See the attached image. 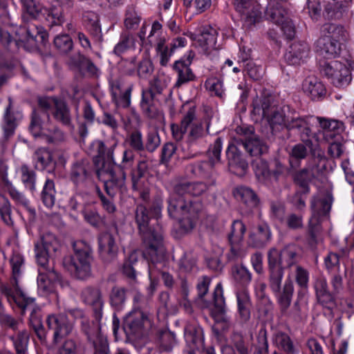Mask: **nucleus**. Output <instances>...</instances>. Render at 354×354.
<instances>
[{
    "instance_id": "obj_38",
    "label": "nucleus",
    "mask_w": 354,
    "mask_h": 354,
    "mask_svg": "<svg viewBox=\"0 0 354 354\" xmlns=\"http://www.w3.org/2000/svg\"><path fill=\"white\" fill-rule=\"evenodd\" d=\"M237 305L239 314L243 320H248L250 316V299L248 291L243 288L236 292Z\"/></svg>"
},
{
    "instance_id": "obj_21",
    "label": "nucleus",
    "mask_w": 354,
    "mask_h": 354,
    "mask_svg": "<svg viewBox=\"0 0 354 354\" xmlns=\"http://www.w3.org/2000/svg\"><path fill=\"white\" fill-rule=\"evenodd\" d=\"M337 41L327 37H321L315 43L316 51L326 59L335 58L340 54L342 47Z\"/></svg>"
},
{
    "instance_id": "obj_28",
    "label": "nucleus",
    "mask_w": 354,
    "mask_h": 354,
    "mask_svg": "<svg viewBox=\"0 0 354 354\" xmlns=\"http://www.w3.org/2000/svg\"><path fill=\"white\" fill-rule=\"evenodd\" d=\"M131 90V86L124 87L118 81L112 84L111 93L117 106L126 108L130 105Z\"/></svg>"
},
{
    "instance_id": "obj_43",
    "label": "nucleus",
    "mask_w": 354,
    "mask_h": 354,
    "mask_svg": "<svg viewBox=\"0 0 354 354\" xmlns=\"http://www.w3.org/2000/svg\"><path fill=\"white\" fill-rule=\"evenodd\" d=\"M267 16L269 17L274 24L281 26L283 31H286L287 27V12L278 5L274 8H268L266 11Z\"/></svg>"
},
{
    "instance_id": "obj_62",
    "label": "nucleus",
    "mask_w": 354,
    "mask_h": 354,
    "mask_svg": "<svg viewBox=\"0 0 354 354\" xmlns=\"http://www.w3.org/2000/svg\"><path fill=\"white\" fill-rule=\"evenodd\" d=\"M153 71L152 62L147 55L139 64L138 67V75L140 77L147 78Z\"/></svg>"
},
{
    "instance_id": "obj_40",
    "label": "nucleus",
    "mask_w": 354,
    "mask_h": 354,
    "mask_svg": "<svg viewBox=\"0 0 354 354\" xmlns=\"http://www.w3.org/2000/svg\"><path fill=\"white\" fill-rule=\"evenodd\" d=\"M153 95L151 91L147 89L142 92L140 106L143 113L149 118H155L158 114L157 108L153 103Z\"/></svg>"
},
{
    "instance_id": "obj_25",
    "label": "nucleus",
    "mask_w": 354,
    "mask_h": 354,
    "mask_svg": "<svg viewBox=\"0 0 354 354\" xmlns=\"http://www.w3.org/2000/svg\"><path fill=\"white\" fill-rule=\"evenodd\" d=\"M99 252L101 257L106 261L115 258L117 247L113 236L109 233H103L98 238Z\"/></svg>"
},
{
    "instance_id": "obj_63",
    "label": "nucleus",
    "mask_w": 354,
    "mask_h": 354,
    "mask_svg": "<svg viewBox=\"0 0 354 354\" xmlns=\"http://www.w3.org/2000/svg\"><path fill=\"white\" fill-rule=\"evenodd\" d=\"M21 180L26 187L30 189L35 188V174L26 165H22L20 168Z\"/></svg>"
},
{
    "instance_id": "obj_49",
    "label": "nucleus",
    "mask_w": 354,
    "mask_h": 354,
    "mask_svg": "<svg viewBox=\"0 0 354 354\" xmlns=\"http://www.w3.org/2000/svg\"><path fill=\"white\" fill-rule=\"evenodd\" d=\"M245 226L241 221H234L232 225V230L229 234V239L231 243L239 244L243 239L245 232Z\"/></svg>"
},
{
    "instance_id": "obj_59",
    "label": "nucleus",
    "mask_w": 354,
    "mask_h": 354,
    "mask_svg": "<svg viewBox=\"0 0 354 354\" xmlns=\"http://www.w3.org/2000/svg\"><path fill=\"white\" fill-rule=\"evenodd\" d=\"M222 146V140L220 138H218L210 147L209 149V157L212 166L220 161Z\"/></svg>"
},
{
    "instance_id": "obj_50",
    "label": "nucleus",
    "mask_w": 354,
    "mask_h": 354,
    "mask_svg": "<svg viewBox=\"0 0 354 354\" xmlns=\"http://www.w3.org/2000/svg\"><path fill=\"white\" fill-rule=\"evenodd\" d=\"M24 17L26 15L31 18H37L43 15L44 8L40 1H23Z\"/></svg>"
},
{
    "instance_id": "obj_20",
    "label": "nucleus",
    "mask_w": 354,
    "mask_h": 354,
    "mask_svg": "<svg viewBox=\"0 0 354 354\" xmlns=\"http://www.w3.org/2000/svg\"><path fill=\"white\" fill-rule=\"evenodd\" d=\"M230 170L239 175H242L248 167V162L242 158L241 154L234 142L229 144L226 151Z\"/></svg>"
},
{
    "instance_id": "obj_9",
    "label": "nucleus",
    "mask_w": 354,
    "mask_h": 354,
    "mask_svg": "<svg viewBox=\"0 0 354 354\" xmlns=\"http://www.w3.org/2000/svg\"><path fill=\"white\" fill-rule=\"evenodd\" d=\"M9 302H14L22 310L29 309L32 310L30 320L32 324L35 323V329L37 330L41 327L40 318L35 314V299L28 297L26 294L16 285L14 289L4 288L3 290Z\"/></svg>"
},
{
    "instance_id": "obj_6",
    "label": "nucleus",
    "mask_w": 354,
    "mask_h": 354,
    "mask_svg": "<svg viewBox=\"0 0 354 354\" xmlns=\"http://www.w3.org/2000/svg\"><path fill=\"white\" fill-rule=\"evenodd\" d=\"M331 203L332 198L329 195L322 198H314L312 201L313 215L309 221V234L311 244L317 243V236L320 230L319 223L322 217L326 216L330 212Z\"/></svg>"
},
{
    "instance_id": "obj_2",
    "label": "nucleus",
    "mask_w": 354,
    "mask_h": 354,
    "mask_svg": "<svg viewBox=\"0 0 354 354\" xmlns=\"http://www.w3.org/2000/svg\"><path fill=\"white\" fill-rule=\"evenodd\" d=\"M207 189V186L203 183H183L175 187L174 192L170 194L168 200V212L171 214L178 208L184 210L187 203L196 205L200 204L198 202H193L189 199L192 196H200Z\"/></svg>"
},
{
    "instance_id": "obj_64",
    "label": "nucleus",
    "mask_w": 354,
    "mask_h": 354,
    "mask_svg": "<svg viewBox=\"0 0 354 354\" xmlns=\"http://www.w3.org/2000/svg\"><path fill=\"white\" fill-rule=\"evenodd\" d=\"M205 86L212 94L222 97L224 93L223 83L216 78H209L205 82Z\"/></svg>"
},
{
    "instance_id": "obj_48",
    "label": "nucleus",
    "mask_w": 354,
    "mask_h": 354,
    "mask_svg": "<svg viewBox=\"0 0 354 354\" xmlns=\"http://www.w3.org/2000/svg\"><path fill=\"white\" fill-rule=\"evenodd\" d=\"M41 199L47 207H52L55 201V189L54 182L51 180H46L41 192Z\"/></svg>"
},
{
    "instance_id": "obj_1",
    "label": "nucleus",
    "mask_w": 354,
    "mask_h": 354,
    "mask_svg": "<svg viewBox=\"0 0 354 354\" xmlns=\"http://www.w3.org/2000/svg\"><path fill=\"white\" fill-rule=\"evenodd\" d=\"M151 212L143 205H138L136 212V219L142 234L143 243L145 246L144 255L150 257L152 261H157L164 256L165 249L162 244L160 227L150 223Z\"/></svg>"
},
{
    "instance_id": "obj_51",
    "label": "nucleus",
    "mask_w": 354,
    "mask_h": 354,
    "mask_svg": "<svg viewBox=\"0 0 354 354\" xmlns=\"http://www.w3.org/2000/svg\"><path fill=\"white\" fill-rule=\"evenodd\" d=\"M91 148L95 153L94 156L96 158H100L102 160H104L106 158L108 160H113V149H106L104 144L102 141H94L91 145Z\"/></svg>"
},
{
    "instance_id": "obj_14",
    "label": "nucleus",
    "mask_w": 354,
    "mask_h": 354,
    "mask_svg": "<svg viewBox=\"0 0 354 354\" xmlns=\"http://www.w3.org/2000/svg\"><path fill=\"white\" fill-rule=\"evenodd\" d=\"M48 328L54 330L53 342L57 344L63 337L68 335L73 328V324L64 315H51L47 318Z\"/></svg>"
},
{
    "instance_id": "obj_13",
    "label": "nucleus",
    "mask_w": 354,
    "mask_h": 354,
    "mask_svg": "<svg viewBox=\"0 0 354 354\" xmlns=\"http://www.w3.org/2000/svg\"><path fill=\"white\" fill-rule=\"evenodd\" d=\"M82 324L88 339L93 343L95 347L94 354H109V345L106 339L100 334L99 324H90V322L83 320Z\"/></svg>"
},
{
    "instance_id": "obj_3",
    "label": "nucleus",
    "mask_w": 354,
    "mask_h": 354,
    "mask_svg": "<svg viewBox=\"0 0 354 354\" xmlns=\"http://www.w3.org/2000/svg\"><path fill=\"white\" fill-rule=\"evenodd\" d=\"M75 254L64 259L63 265L72 274L85 279L91 274V250L87 245H75Z\"/></svg>"
},
{
    "instance_id": "obj_42",
    "label": "nucleus",
    "mask_w": 354,
    "mask_h": 354,
    "mask_svg": "<svg viewBox=\"0 0 354 354\" xmlns=\"http://www.w3.org/2000/svg\"><path fill=\"white\" fill-rule=\"evenodd\" d=\"M147 169L146 162L142 161L138 164L137 168L132 172L133 189L141 192L145 187V179L144 176Z\"/></svg>"
},
{
    "instance_id": "obj_35",
    "label": "nucleus",
    "mask_w": 354,
    "mask_h": 354,
    "mask_svg": "<svg viewBox=\"0 0 354 354\" xmlns=\"http://www.w3.org/2000/svg\"><path fill=\"white\" fill-rule=\"evenodd\" d=\"M39 275L37 277L38 291L41 295H46L51 290L52 283L49 277H53V270L47 266V269L39 266Z\"/></svg>"
},
{
    "instance_id": "obj_58",
    "label": "nucleus",
    "mask_w": 354,
    "mask_h": 354,
    "mask_svg": "<svg viewBox=\"0 0 354 354\" xmlns=\"http://www.w3.org/2000/svg\"><path fill=\"white\" fill-rule=\"evenodd\" d=\"M15 118L10 113V107L6 109L4 120L2 124V127L4 131V135L6 138L12 136L14 133L15 129L16 127Z\"/></svg>"
},
{
    "instance_id": "obj_4",
    "label": "nucleus",
    "mask_w": 354,
    "mask_h": 354,
    "mask_svg": "<svg viewBox=\"0 0 354 354\" xmlns=\"http://www.w3.org/2000/svg\"><path fill=\"white\" fill-rule=\"evenodd\" d=\"M268 256L272 288L276 292L279 302L286 306L288 302V295L285 290L283 292L280 291L284 269L282 251L272 248L269 250Z\"/></svg>"
},
{
    "instance_id": "obj_53",
    "label": "nucleus",
    "mask_w": 354,
    "mask_h": 354,
    "mask_svg": "<svg viewBox=\"0 0 354 354\" xmlns=\"http://www.w3.org/2000/svg\"><path fill=\"white\" fill-rule=\"evenodd\" d=\"M43 15L46 16L47 20L51 21L53 24L59 25L63 22L62 10L59 5L53 6L50 9L44 8Z\"/></svg>"
},
{
    "instance_id": "obj_56",
    "label": "nucleus",
    "mask_w": 354,
    "mask_h": 354,
    "mask_svg": "<svg viewBox=\"0 0 354 354\" xmlns=\"http://www.w3.org/2000/svg\"><path fill=\"white\" fill-rule=\"evenodd\" d=\"M140 22V17L134 8H129L126 12L124 26L127 30L136 29Z\"/></svg>"
},
{
    "instance_id": "obj_30",
    "label": "nucleus",
    "mask_w": 354,
    "mask_h": 354,
    "mask_svg": "<svg viewBox=\"0 0 354 354\" xmlns=\"http://www.w3.org/2000/svg\"><path fill=\"white\" fill-rule=\"evenodd\" d=\"M304 91L313 100L319 98L326 93L324 84L315 76H308L303 82Z\"/></svg>"
},
{
    "instance_id": "obj_8",
    "label": "nucleus",
    "mask_w": 354,
    "mask_h": 354,
    "mask_svg": "<svg viewBox=\"0 0 354 354\" xmlns=\"http://www.w3.org/2000/svg\"><path fill=\"white\" fill-rule=\"evenodd\" d=\"M59 246V243L53 234L45 233L41 240L35 244V258L38 265L47 269L49 258L55 254Z\"/></svg>"
},
{
    "instance_id": "obj_34",
    "label": "nucleus",
    "mask_w": 354,
    "mask_h": 354,
    "mask_svg": "<svg viewBox=\"0 0 354 354\" xmlns=\"http://www.w3.org/2000/svg\"><path fill=\"white\" fill-rule=\"evenodd\" d=\"M324 3V17L327 19H339L346 11V6L342 1H323Z\"/></svg>"
},
{
    "instance_id": "obj_60",
    "label": "nucleus",
    "mask_w": 354,
    "mask_h": 354,
    "mask_svg": "<svg viewBox=\"0 0 354 354\" xmlns=\"http://www.w3.org/2000/svg\"><path fill=\"white\" fill-rule=\"evenodd\" d=\"M295 279L301 288H307L309 281L308 271L300 266H296L295 272Z\"/></svg>"
},
{
    "instance_id": "obj_24",
    "label": "nucleus",
    "mask_w": 354,
    "mask_h": 354,
    "mask_svg": "<svg viewBox=\"0 0 354 354\" xmlns=\"http://www.w3.org/2000/svg\"><path fill=\"white\" fill-rule=\"evenodd\" d=\"M83 301L93 307L96 319L100 320L102 315L103 300L99 289L86 288L82 292Z\"/></svg>"
},
{
    "instance_id": "obj_29",
    "label": "nucleus",
    "mask_w": 354,
    "mask_h": 354,
    "mask_svg": "<svg viewBox=\"0 0 354 354\" xmlns=\"http://www.w3.org/2000/svg\"><path fill=\"white\" fill-rule=\"evenodd\" d=\"M200 208L201 204H196V205H193L192 204H190V205H186V207L184 210L178 208L174 213L171 214H169V215L171 216H175L176 212H182L183 216L180 221V226L185 232H189L192 230L195 225V219Z\"/></svg>"
},
{
    "instance_id": "obj_44",
    "label": "nucleus",
    "mask_w": 354,
    "mask_h": 354,
    "mask_svg": "<svg viewBox=\"0 0 354 354\" xmlns=\"http://www.w3.org/2000/svg\"><path fill=\"white\" fill-rule=\"evenodd\" d=\"M10 339L12 341L17 354H26L29 341V334L27 330L19 331L15 335L10 336Z\"/></svg>"
},
{
    "instance_id": "obj_7",
    "label": "nucleus",
    "mask_w": 354,
    "mask_h": 354,
    "mask_svg": "<svg viewBox=\"0 0 354 354\" xmlns=\"http://www.w3.org/2000/svg\"><path fill=\"white\" fill-rule=\"evenodd\" d=\"M236 133L241 138L235 139L234 142L237 145L241 143L251 156H258L267 152V145L254 134L252 127H237Z\"/></svg>"
},
{
    "instance_id": "obj_11",
    "label": "nucleus",
    "mask_w": 354,
    "mask_h": 354,
    "mask_svg": "<svg viewBox=\"0 0 354 354\" xmlns=\"http://www.w3.org/2000/svg\"><path fill=\"white\" fill-rule=\"evenodd\" d=\"M41 115H46L44 113H37L34 111L32 113V121L30 125V130L34 137H43L48 142H55L61 141L64 139L63 133L54 129L50 131L41 122Z\"/></svg>"
},
{
    "instance_id": "obj_32",
    "label": "nucleus",
    "mask_w": 354,
    "mask_h": 354,
    "mask_svg": "<svg viewBox=\"0 0 354 354\" xmlns=\"http://www.w3.org/2000/svg\"><path fill=\"white\" fill-rule=\"evenodd\" d=\"M315 119L313 116L308 118V119ZM290 129H298L300 133L301 140L305 142H310V137L311 131L308 127L307 118L292 115L289 119V130Z\"/></svg>"
},
{
    "instance_id": "obj_33",
    "label": "nucleus",
    "mask_w": 354,
    "mask_h": 354,
    "mask_svg": "<svg viewBox=\"0 0 354 354\" xmlns=\"http://www.w3.org/2000/svg\"><path fill=\"white\" fill-rule=\"evenodd\" d=\"M90 176L89 167L84 161L77 162L72 166L71 179L76 185L84 183Z\"/></svg>"
},
{
    "instance_id": "obj_5",
    "label": "nucleus",
    "mask_w": 354,
    "mask_h": 354,
    "mask_svg": "<svg viewBox=\"0 0 354 354\" xmlns=\"http://www.w3.org/2000/svg\"><path fill=\"white\" fill-rule=\"evenodd\" d=\"M100 179L104 183L107 194L111 197L115 195L116 191L124 185L126 175L119 166L109 163H103V166L97 171Z\"/></svg>"
},
{
    "instance_id": "obj_55",
    "label": "nucleus",
    "mask_w": 354,
    "mask_h": 354,
    "mask_svg": "<svg viewBox=\"0 0 354 354\" xmlns=\"http://www.w3.org/2000/svg\"><path fill=\"white\" fill-rule=\"evenodd\" d=\"M56 48L63 53L70 52L73 48V41L68 35H58L54 39Z\"/></svg>"
},
{
    "instance_id": "obj_19",
    "label": "nucleus",
    "mask_w": 354,
    "mask_h": 354,
    "mask_svg": "<svg viewBox=\"0 0 354 354\" xmlns=\"http://www.w3.org/2000/svg\"><path fill=\"white\" fill-rule=\"evenodd\" d=\"M193 57L194 54L190 52L187 60H178L174 63V69L177 73V80L175 83L176 87L194 80L195 75L189 68Z\"/></svg>"
},
{
    "instance_id": "obj_47",
    "label": "nucleus",
    "mask_w": 354,
    "mask_h": 354,
    "mask_svg": "<svg viewBox=\"0 0 354 354\" xmlns=\"http://www.w3.org/2000/svg\"><path fill=\"white\" fill-rule=\"evenodd\" d=\"M294 183L302 189V194H307L310 191L309 183L312 181L308 169L304 168L293 175Z\"/></svg>"
},
{
    "instance_id": "obj_23",
    "label": "nucleus",
    "mask_w": 354,
    "mask_h": 354,
    "mask_svg": "<svg viewBox=\"0 0 354 354\" xmlns=\"http://www.w3.org/2000/svg\"><path fill=\"white\" fill-rule=\"evenodd\" d=\"M147 322L148 318L142 311L134 310L125 317L124 328L127 333L136 335L142 330Z\"/></svg>"
},
{
    "instance_id": "obj_12",
    "label": "nucleus",
    "mask_w": 354,
    "mask_h": 354,
    "mask_svg": "<svg viewBox=\"0 0 354 354\" xmlns=\"http://www.w3.org/2000/svg\"><path fill=\"white\" fill-rule=\"evenodd\" d=\"M275 170L271 171L267 162L263 160H257L254 162V170L258 180L263 184L270 185L276 182L283 171V165L278 161H274Z\"/></svg>"
},
{
    "instance_id": "obj_36",
    "label": "nucleus",
    "mask_w": 354,
    "mask_h": 354,
    "mask_svg": "<svg viewBox=\"0 0 354 354\" xmlns=\"http://www.w3.org/2000/svg\"><path fill=\"white\" fill-rule=\"evenodd\" d=\"M271 239V232L267 224L259 225L257 232L250 236V240L254 247L261 248Z\"/></svg>"
},
{
    "instance_id": "obj_15",
    "label": "nucleus",
    "mask_w": 354,
    "mask_h": 354,
    "mask_svg": "<svg viewBox=\"0 0 354 354\" xmlns=\"http://www.w3.org/2000/svg\"><path fill=\"white\" fill-rule=\"evenodd\" d=\"M317 303L324 308L332 309L335 305L334 293L330 292L326 279L323 276L316 278L313 285Z\"/></svg>"
},
{
    "instance_id": "obj_26",
    "label": "nucleus",
    "mask_w": 354,
    "mask_h": 354,
    "mask_svg": "<svg viewBox=\"0 0 354 354\" xmlns=\"http://www.w3.org/2000/svg\"><path fill=\"white\" fill-rule=\"evenodd\" d=\"M290 48L289 64L300 65L306 62L310 52V48L306 42L295 41L291 44Z\"/></svg>"
},
{
    "instance_id": "obj_41",
    "label": "nucleus",
    "mask_w": 354,
    "mask_h": 354,
    "mask_svg": "<svg viewBox=\"0 0 354 354\" xmlns=\"http://www.w3.org/2000/svg\"><path fill=\"white\" fill-rule=\"evenodd\" d=\"M234 195L237 200L243 202L250 207H254L258 203L257 195L248 187H237L234 192Z\"/></svg>"
},
{
    "instance_id": "obj_31",
    "label": "nucleus",
    "mask_w": 354,
    "mask_h": 354,
    "mask_svg": "<svg viewBox=\"0 0 354 354\" xmlns=\"http://www.w3.org/2000/svg\"><path fill=\"white\" fill-rule=\"evenodd\" d=\"M136 37L133 34L124 30L122 32L118 42L113 48V53L120 56L128 51L136 49Z\"/></svg>"
},
{
    "instance_id": "obj_46",
    "label": "nucleus",
    "mask_w": 354,
    "mask_h": 354,
    "mask_svg": "<svg viewBox=\"0 0 354 354\" xmlns=\"http://www.w3.org/2000/svg\"><path fill=\"white\" fill-rule=\"evenodd\" d=\"M53 116L55 120L66 126H70L71 115L66 103L59 100L54 108Z\"/></svg>"
},
{
    "instance_id": "obj_54",
    "label": "nucleus",
    "mask_w": 354,
    "mask_h": 354,
    "mask_svg": "<svg viewBox=\"0 0 354 354\" xmlns=\"http://www.w3.org/2000/svg\"><path fill=\"white\" fill-rule=\"evenodd\" d=\"M35 160H36L37 167L44 169L52 162L53 156L48 150L41 148L36 151Z\"/></svg>"
},
{
    "instance_id": "obj_16",
    "label": "nucleus",
    "mask_w": 354,
    "mask_h": 354,
    "mask_svg": "<svg viewBox=\"0 0 354 354\" xmlns=\"http://www.w3.org/2000/svg\"><path fill=\"white\" fill-rule=\"evenodd\" d=\"M183 127L188 132V140L194 142L201 138L204 134L203 125L201 120L196 118L195 109H189L182 119Z\"/></svg>"
},
{
    "instance_id": "obj_52",
    "label": "nucleus",
    "mask_w": 354,
    "mask_h": 354,
    "mask_svg": "<svg viewBox=\"0 0 354 354\" xmlns=\"http://www.w3.org/2000/svg\"><path fill=\"white\" fill-rule=\"evenodd\" d=\"M110 300L111 306L115 310H121L126 300L125 290L122 288L114 287L110 295Z\"/></svg>"
},
{
    "instance_id": "obj_10",
    "label": "nucleus",
    "mask_w": 354,
    "mask_h": 354,
    "mask_svg": "<svg viewBox=\"0 0 354 354\" xmlns=\"http://www.w3.org/2000/svg\"><path fill=\"white\" fill-rule=\"evenodd\" d=\"M322 73L330 80L336 87L347 86L352 80L350 67L338 61L325 63Z\"/></svg>"
},
{
    "instance_id": "obj_22",
    "label": "nucleus",
    "mask_w": 354,
    "mask_h": 354,
    "mask_svg": "<svg viewBox=\"0 0 354 354\" xmlns=\"http://www.w3.org/2000/svg\"><path fill=\"white\" fill-rule=\"evenodd\" d=\"M315 120L318 122L320 131L327 140L335 138L344 131V124L340 120L324 117H316Z\"/></svg>"
},
{
    "instance_id": "obj_18",
    "label": "nucleus",
    "mask_w": 354,
    "mask_h": 354,
    "mask_svg": "<svg viewBox=\"0 0 354 354\" xmlns=\"http://www.w3.org/2000/svg\"><path fill=\"white\" fill-rule=\"evenodd\" d=\"M68 66L84 76L97 75L99 70L95 64L84 55L78 53L71 57L68 61Z\"/></svg>"
},
{
    "instance_id": "obj_17",
    "label": "nucleus",
    "mask_w": 354,
    "mask_h": 354,
    "mask_svg": "<svg viewBox=\"0 0 354 354\" xmlns=\"http://www.w3.org/2000/svg\"><path fill=\"white\" fill-rule=\"evenodd\" d=\"M218 32L212 27H205L196 37L193 38L190 33L189 36L194 39V45L204 53H209L211 50L216 49V37Z\"/></svg>"
},
{
    "instance_id": "obj_57",
    "label": "nucleus",
    "mask_w": 354,
    "mask_h": 354,
    "mask_svg": "<svg viewBox=\"0 0 354 354\" xmlns=\"http://www.w3.org/2000/svg\"><path fill=\"white\" fill-rule=\"evenodd\" d=\"M306 169H308L309 173V176L311 180L317 179L319 180L322 178L324 169V165H320L317 160L315 158L311 160L305 167Z\"/></svg>"
},
{
    "instance_id": "obj_45",
    "label": "nucleus",
    "mask_w": 354,
    "mask_h": 354,
    "mask_svg": "<svg viewBox=\"0 0 354 354\" xmlns=\"http://www.w3.org/2000/svg\"><path fill=\"white\" fill-rule=\"evenodd\" d=\"M232 277L236 282L246 286L252 280V274L244 266H234L231 270Z\"/></svg>"
},
{
    "instance_id": "obj_27",
    "label": "nucleus",
    "mask_w": 354,
    "mask_h": 354,
    "mask_svg": "<svg viewBox=\"0 0 354 354\" xmlns=\"http://www.w3.org/2000/svg\"><path fill=\"white\" fill-rule=\"evenodd\" d=\"M321 34L324 37H329L339 44L346 41L348 37V33L345 28L340 24L326 23L321 28Z\"/></svg>"
},
{
    "instance_id": "obj_37",
    "label": "nucleus",
    "mask_w": 354,
    "mask_h": 354,
    "mask_svg": "<svg viewBox=\"0 0 354 354\" xmlns=\"http://www.w3.org/2000/svg\"><path fill=\"white\" fill-rule=\"evenodd\" d=\"M251 1H235L234 6L238 12L245 16V19L250 24H254L261 17V12L258 9L251 8Z\"/></svg>"
},
{
    "instance_id": "obj_61",
    "label": "nucleus",
    "mask_w": 354,
    "mask_h": 354,
    "mask_svg": "<svg viewBox=\"0 0 354 354\" xmlns=\"http://www.w3.org/2000/svg\"><path fill=\"white\" fill-rule=\"evenodd\" d=\"M10 212L11 209L8 200L0 194V214L3 222L8 225L12 223Z\"/></svg>"
},
{
    "instance_id": "obj_39",
    "label": "nucleus",
    "mask_w": 354,
    "mask_h": 354,
    "mask_svg": "<svg viewBox=\"0 0 354 354\" xmlns=\"http://www.w3.org/2000/svg\"><path fill=\"white\" fill-rule=\"evenodd\" d=\"M254 111L261 114L262 118H266L272 127L280 125L284 122V116L274 107H272L270 111L269 109L266 106L260 108L254 106Z\"/></svg>"
}]
</instances>
